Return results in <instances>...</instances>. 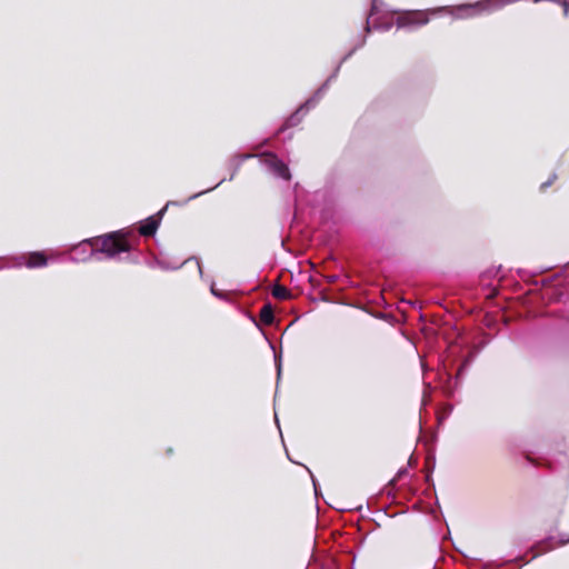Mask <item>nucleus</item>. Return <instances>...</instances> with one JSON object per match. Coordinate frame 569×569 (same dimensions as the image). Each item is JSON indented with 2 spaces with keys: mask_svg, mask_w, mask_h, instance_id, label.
Here are the masks:
<instances>
[{
  "mask_svg": "<svg viewBox=\"0 0 569 569\" xmlns=\"http://www.w3.org/2000/svg\"><path fill=\"white\" fill-rule=\"evenodd\" d=\"M250 320L254 323V326L257 328L261 329L259 322L257 321V319L253 316H250Z\"/></svg>",
  "mask_w": 569,
  "mask_h": 569,
  "instance_id": "obj_22",
  "label": "nucleus"
},
{
  "mask_svg": "<svg viewBox=\"0 0 569 569\" xmlns=\"http://www.w3.org/2000/svg\"><path fill=\"white\" fill-rule=\"evenodd\" d=\"M274 363H276V369H277V385H278L280 377H281V370H282L281 355L274 353Z\"/></svg>",
  "mask_w": 569,
  "mask_h": 569,
  "instance_id": "obj_16",
  "label": "nucleus"
},
{
  "mask_svg": "<svg viewBox=\"0 0 569 569\" xmlns=\"http://www.w3.org/2000/svg\"><path fill=\"white\" fill-rule=\"evenodd\" d=\"M556 2L560 3L563 7V14H565V17H568V14H569V1L560 0V1H556Z\"/></svg>",
  "mask_w": 569,
  "mask_h": 569,
  "instance_id": "obj_18",
  "label": "nucleus"
},
{
  "mask_svg": "<svg viewBox=\"0 0 569 569\" xmlns=\"http://www.w3.org/2000/svg\"><path fill=\"white\" fill-rule=\"evenodd\" d=\"M552 541H553V537L550 536V537L546 538L545 540H541L540 542H538L537 547L541 548V550H540L541 553H545V552L553 549Z\"/></svg>",
  "mask_w": 569,
  "mask_h": 569,
  "instance_id": "obj_13",
  "label": "nucleus"
},
{
  "mask_svg": "<svg viewBox=\"0 0 569 569\" xmlns=\"http://www.w3.org/2000/svg\"><path fill=\"white\" fill-rule=\"evenodd\" d=\"M272 296L279 300H287L291 297V292L283 286H277L272 290Z\"/></svg>",
  "mask_w": 569,
  "mask_h": 569,
  "instance_id": "obj_11",
  "label": "nucleus"
},
{
  "mask_svg": "<svg viewBox=\"0 0 569 569\" xmlns=\"http://www.w3.org/2000/svg\"><path fill=\"white\" fill-rule=\"evenodd\" d=\"M158 264H159V266H160V268H162V269H166V268H167L162 262H159Z\"/></svg>",
  "mask_w": 569,
  "mask_h": 569,
  "instance_id": "obj_26",
  "label": "nucleus"
},
{
  "mask_svg": "<svg viewBox=\"0 0 569 569\" xmlns=\"http://www.w3.org/2000/svg\"><path fill=\"white\" fill-rule=\"evenodd\" d=\"M210 291H211V293H212L214 297H217V298H219V299H224V293H223L222 291H220V290L216 289L213 284L211 286Z\"/></svg>",
  "mask_w": 569,
  "mask_h": 569,
  "instance_id": "obj_19",
  "label": "nucleus"
},
{
  "mask_svg": "<svg viewBox=\"0 0 569 569\" xmlns=\"http://www.w3.org/2000/svg\"><path fill=\"white\" fill-rule=\"evenodd\" d=\"M518 273L522 280H530L526 305L532 316H557L569 321V264L541 279L526 270Z\"/></svg>",
  "mask_w": 569,
  "mask_h": 569,
  "instance_id": "obj_1",
  "label": "nucleus"
},
{
  "mask_svg": "<svg viewBox=\"0 0 569 569\" xmlns=\"http://www.w3.org/2000/svg\"><path fill=\"white\" fill-rule=\"evenodd\" d=\"M3 261H4L6 263L0 266V270H1V269H3V268H6V267H12V266H11V263H10L9 261H7V260H3Z\"/></svg>",
  "mask_w": 569,
  "mask_h": 569,
  "instance_id": "obj_25",
  "label": "nucleus"
},
{
  "mask_svg": "<svg viewBox=\"0 0 569 569\" xmlns=\"http://www.w3.org/2000/svg\"><path fill=\"white\" fill-rule=\"evenodd\" d=\"M366 44V37L362 38V40L360 41V43L356 47H353L342 59L341 61L339 62V64L336 67V69L339 67V69L341 68V64L347 61L359 48L363 47Z\"/></svg>",
  "mask_w": 569,
  "mask_h": 569,
  "instance_id": "obj_14",
  "label": "nucleus"
},
{
  "mask_svg": "<svg viewBox=\"0 0 569 569\" xmlns=\"http://www.w3.org/2000/svg\"><path fill=\"white\" fill-rule=\"evenodd\" d=\"M0 260H7L13 268L26 266L29 269L42 268L48 264V257L44 251H31L21 254L0 257Z\"/></svg>",
  "mask_w": 569,
  "mask_h": 569,
  "instance_id": "obj_5",
  "label": "nucleus"
},
{
  "mask_svg": "<svg viewBox=\"0 0 569 569\" xmlns=\"http://www.w3.org/2000/svg\"><path fill=\"white\" fill-rule=\"evenodd\" d=\"M261 161L266 164L268 170L276 177L290 180L291 174L288 166L277 157L273 152H263L260 154Z\"/></svg>",
  "mask_w": 569,
  "mask_h": 569,
  "instance_id": "obj_7",
  "label": "nucleus"
},
{
  "mask_svg": "<svg viewBox=\"0 0 569 569\" xmlns=\"http://www.w3.org/2000/svg\"><path fill=\"white\" fill-rule=\"evenodd\" d=\"M274 419H276L277 425L279 426V419L277 417V413L274 415Z\"/></svg>",
  "mask_w": 569,
  "mask_h": 569,
  "instance_id": "obj_28",
  "label": "nucleus"
},
{
  "mask_svg": "<svg viewBox=\"0 0 569 569\" xmlns=\"http://www.w3.org/2000/svg\"><path fill=\"white\" fill-rule=\"evenodd\" d=\"M312 482H313V487H315V493L317 496L318 495V486H317V481L313 477H312Z\"/></svg>",
  "mask_w": 569,
  "mask_h": 569,
  "instance_id": "obj_24",
  "label": "nucleus"
},
{
  "mask_svg": "<svg viewBox=\"0 0 569 569\" xmlns=\"http://www.w3.org/2000/svg\"><path fill=\"white\" fill-rule=\"evenodd\" d=\"M405 475H407V469L406 468L399 469V471L397 472L396 477L389 481V486L390 487H396L397 481L399 479H401Z\"/></svg>",
  "mask_w": 569,
  "mask_h": 569,
  "instance_id": "obj_17",
  "label": "nucleus"
},
{
  "mask_svg": "<svg viewBox=\"0 0 569 569\" xmlns=\"http://www.w3.org/2000/svg\"><path fill=\"white\" fill-rule=\"evenodd\" d=\"M224 181H226V178L221 179L216 186L190 196L187 200H184L182 202L174 201V200L168 201L167 204L158 213L150 216L147 219L139 222V234H136L132 230L124 229L128 232L127 236L129 238H131L132 240H134V242L137 243L134 250L138 249L140 236L153 237L156 234V232L160 226L161 219H162L163 214L166 213L167 208L169 206H183L188 201L194 200V199L199 198L200 196L214 190L220 184H222Z\"/></svg>",
  "mask_w": 569,
  "mask_h": 569,
  "instance_id": "obj_3",
  "label": "nucleus"
},
{
  "mask_svg": "<svg viewBox=\"0 0 569 569\" xmlns=\"http://www.w3.org/2000/svg\"><path fill=\"white\" fill-rule=\"evenodd\" d=\"M555 178H556V174H553V177L551 179H549L548 181L543 182L540 188L542 190H546L548 187H550L552 184V181Z\"/></svg>",
  "mask_w": 569,
  "mask_h": 569,
  "instance_id": "obj_20",
  "label": "nucleus"
},
{
  "mask_svg": "<svg viewBox=\"0 0 569 569\" xmlns=\"http://www.w3.org/2000/svg\"><path fill=\"white\" fill-rule=\"evenodd\" d=\"M568 542H569V537H566L565 535H561L560 539H559V545L563 546V545H566Z\"/></svg>",
  "mask_w": 569,
  "mask_h": 569,
  "instance_id": "obj_21",
  "label": "nucleus"
},
{
  "mask_svg": "<svg viewBox=\"0 0 569 569\" xmlns=\"http://www.w3.org/2000/svg\"><path fill=\"white\" fill-rule=\"evenodd\" d=\"M339 67L333 70L327 80L315 91V93L309 99L305 101V103H302L290 117L287 118L283 126L278 129L277 134H280L288 128L298 126L301 122L303 114H306L310 109L315 108L319 103V101L327 92L329 84L337 79Z\"/></svg>",
  "mask_w": 569,
  "mask_h": 569,
  "instance_id": "obj_4",
  "label": "nucleus"
},
{
  "mask_svg": "<svg viewBox=\"0 0 569 569\" xmlns=\"http://www.w3.org/2000/svg\"><path fill=\"white\" fill-rule=\"evenodd\" d=\"M260 319L266 325H271L274 321V313L272 306L270 303H264L262 308L260 309Z\"/></svg>",
  "mask_w": 569,
  "mask_h": 569,
  "instance_id": "obj_10",
  "label": "nucleus"
},
{
  "mask_svg": "<svg viewBox=\"0 0 569 569\" xmlns=\"http://www.w3.org/2000/svg\"><path fill=\"white\" fill-rule=\"evenodd\" d=\"M127 233L126 230H117L83 239L68 248L69 260L72 262H87L90 259L112 260L119 258L121 253L134 251L137 243Z\"/></svg>",
  "mask_w": 569,
  "mask_h": 569,
  "instance_id": "obj_2",
  "label": "nucleus"
},
{
  "mask_svg": "<svg viewBox=\"0 0 569 569\" xmlns=\"http://www.w3.org/2000/svg\"><path fill=\"white\" fill-rule=\"evenodd\" d=\"M536 548H537L538 550H541V548H538V547H537V545H536L535 547L530 548V551H533V549H536ZM539 553H541V552H540V551L536 552V553L532 556V558H536Z\"/></svg>",
  "mask_w": 569,
  "mask_h": 569,
  "instance_id": "obj_23",
  "label": "nucleus"
},
{
  "mask_svg": "<svg viewBox=\"0 0 569 569\" xmlns=\"http://www.w3.org/2000/svg\"><path fill=\"white\" fill-rule=\"evenodd\" d=\"M190 263H192L197 268L199 274L202 276V267H201L200 260L198 258H194V257L188 258V259H186L182 262L181 266H188Z\"/></svg>",
  "mask_w": 569,
  "mask_h": 569,
  "instance_id": "obj_15",
  "label": "nucleus"
},
{
  "mask_svg": "<svg viewBox=\"0 0 569 569\" xmlns=\"http://www.w3.org/2000/svg\"><path fill=\"white\" fill-rule=\"evenodd\" d=\"M477 353V350L476 351H469L468 356L463 357L459 368H458V376H461L463 373V371L468 368V366L471 363V361L473 360L475 356Z\"/></svg>",
  "mask_w": 569,
  "mask_h": 569,
  "instance_id": "obj_12",
  "label": "nucleus"
},
{
  "mask_svg": "<svg viewBox=\"0 0 569 569\" xmlns=\"http://www.w3.org/2000/svg\"><path fill=\"white\" fill-rule=\"evenodd\" d=\"M251 157H252L251 154H233L229 159L228 167L231 170L229 180H232L234 178V176L239 171L242 162Z\"/></svg>",
  "mask_w": 569,
  "mask_h": 569,
  "instance_id": "obj_9",
  "label": "nucleus"
},
{
  "mask_svg": "<svg viewBox=\"0 0 569 569\" xmlns=\"http://www.w3.org/2000/svg\"><path fill=\"white\" fill-rule=\"evenodd\" d=\"M436 14L437 12L431 10H405L401 11L397 18L398 28L415 29L425 26L429 22V14Z\"/></svg>",
  "mask_w": 569,
  "mask_h": 569,
  "instance_id": "obj_6",
  "label": "nucleus"
},
{
  "mask_svg": "<svg viewBox=\"0 0 569 569\" xmlns=\"http://www.w3.org/2000/svg\"><path fill=\"white\" fill-rule=\"evenodd\" d=\"M430 479H431V476H430V475H427V477H426V481H427V482H429V481H430Z\"/></svg>",
  "mask_w": 569,
  "mask_h": 569,
  "instance_id": "obj_27",
  "label": "nucleus"
},
{
  "mask_svg": "<svg viewBox=\"0 0 569 569\" xmlns=\"http://www.w3.org/2000/svg\"><path fill=\"white\" fill-rule=\"evenodd\" d=\"M377 11H378L377 0H372V6H371L370 14L366 19V33L367 34H369L371 32L372 28L377 29V30H380V31H388L392 27V22H389V21L385 22V21H379V20H375L373 21V26L371 27L370 18L372 16H375Z\"/></svg>",
  "mask_w": 569,
  "mask_h": 569,
  "instance_id": "obj_8",
  "label": "nucleus"
}]
</instances>
